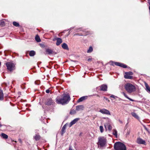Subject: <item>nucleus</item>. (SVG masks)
<instances>
[{"label":"nucleus","mask_w":150,"mask_h":150,"mask_svg":"<svg viewBox=\"0 0 150 150\" xmlns=\"http://www.w3.org/2000/svg\"><path fill=\"white\" fill-rule=\"evenodd\" d=\"M104 126L106 129L108 128V129L109 131L111 130L112 129V127L111 125L108 123L105 124L104 125Z\"/></svg>","instance_id":"14"},{"label":"nucleus","mask_w":150,"mask_h":150,"mask_svg":"<svg viewBox=\"0 0 150 150\" xmlns=\"http://www.w3.org/2000/svg\"><path fill=\"white\" fill-rule=\"evenodd\" d=\"M124 77L126 79H132V76L129 75L126 73H125V75L124 76Z\"/></svg>","instance_id":"18"},{"label":"nucleus","mask_w":150,"mask_h":150,"mask_svg":"<svg viewBox=\"0 0 150 150\" xmlns=\"http://www.w3.org/2000/svg\"><path fill=\"white\" fill-rule=\"evenodd\" d=\"M96 95L97 96H99L98 95H97V94L93 95H92L91 96H95Z\"/></svg>","instance_id":"42"},{"label":"nucleus","mask_w":150,"mask_h":150,"mask_svg":"<svg viewBox=\"0 0 150 150\" xmlns=\"http://www.w3.org/2000/svg\"><path fill=\"white\" fill-rule=\"evenodd\" d=\"M87 98V96H84L81 97L80 98H79L77 101L78 103H79L81 102H82L86 99Z\"/></svg>","instance_id":"16"},{"label":"nucleus","mask_w":150,"mask_h":150,"mask_svg":"<svg viewBox=\"0 0 150 150\" xmlns=\"http://www.w3.org/2000/svg\"><path fill=\"white\" fill-rule=\"evenodd\" d=\"M77 35V34H75L74 35Z\"/></svg>","instance_id":"44"},{"label":"nucleus","mask_w":150,"mask_h":150,"mask_svg":"<svg viewBox=\"0 0 150 150\" xmlns=\"http://www.w3.org/2000/svg\"><path fill=\"white\" fill-rule=\"evenodd\" d=\"M129 133H130V131H128L127 133V134H129Z\"/></svg>","instance_id":"41"},{"label":"nucleus","mask_w":150,"mask_h":150,"mask_svg":"<svg viewBox=\"0 0 150 150\" xmlns=\"http://www.w3.org/2000/svg\"><path fill=\"white\" fill-rule=\"evenodd\" d=\"M50 92V90L49 89H47L46 91V92L47 93H49Z\"/></svg>","instance_id":"36"},{"label":"nucleus","mask_w":150,"mask_h":150,"mask_svg":"<svg viewBox=\"0 0 150 150\" xmlns=\"http://www.w3.org/2000/svg\"><path fill=\"white\" fill-rule=\"evenodd\" d=\"M1 136L4 139H6L8 138V136L7 135L4 133L1 134Z\"/></svg>","instance_id":"27"},{"label":"nucleus","mask_w":150,"mask_h":150,"mask_svg":"<svg viewBox=\"0 0 150 150\" xmlns=\"http://www.w3.org/2000/svg\"><path fill=\"white\" fill-rule=\"evenodd\" d=\"M125 88L127 92L129 93L135 91L136 89V87L134 85L129 83L125 84Z\"/></svg>","instance_id":"2"},{"label":"nucleus","mask_w":150,"mask_h":150,"mask_svg":"<svg viewBox=\"0 0 150 150\" xmlns=\"http://www.w3.org/2000/svg\"><path fill=\"white\" fill-rule=\"evenodd\" d=\"M110 98H113V99H116V98H118L117 96H115L113 95H111L110 96Z\"/></svg>","instance_id":"34"},{"label":"nucleus","mask_w":150,"mask_h":150,"mask_svg":"<svg viewBox=\"0 0 150 150\" xmlns=\"http://www.w3.org/2000/svg\"><path fill=\"white\" fill-rule=\"evenodd\" d=\"M113 134L115 135L116 138L117 137V131L116 129H114L113 132Z\"/></svg>","instance_id":"29"},{"label":"nucleus","mask_w":150,"mask_h":150,"mask_svg":"<svg viewBox=\"0 0 150 150\" xmlns=\"http://www.w3.org/2000/svg\"><path fill=\"white\" fill-rule=\"evenodd\" d=\"M6 65L7 69L10 71H12L15 69L14 64L12 62H7L6 63Z\"/></svg>","instance_id":"5"},{"label":"nucleus","mask_w":150,"mask_h":150,"mask_svg":"<svg viewBox=\"0 0 150 150\" xmlns=\"http://www.w3.org/2000/svg\"><path fill=\"white\" fill-rule=\"evenodd\" d=\"M70 100V97L68 94L64 93L62 98H57L56 101L58 104L64 105L67 104Z\"/></svg>","instance_id":"1"},{"label":"nucleus","mask_w":150,"mask_h":150,"mask_svg":"<svg viewBox=\"0 0 150 150\" xmlns=\"http://www.w3.org/2000/svg\"><path fill=\"white\" fill-rule=\"evenodd\" d=\"M119 122L121 123H122V121H120V120H119Z\"/></svg>","instance_id":"43"},{"label":"nucleus","mask_w":150,"mask_h":150,"mask_svg":"<svg viewBox=\"0 0 150 150\" xmlns=\"http://www.w3.org/2000/svg\"><path fill=\"white\" fill-rule=\"evenodd\" d=\"M66 125L65 124L64 125L62 129L61 134L62 135L65 132V129L66 127Z\"/></svg>","instance_id":"21"},{"label":"nucleus","mask_w":150,"mask_h":150,"mask_svg":"<svg viewBox=\"0 0 150 150\" xmlns=\"http://www.w3.org/2000/svg\"><path fill=\"white\" fill-rule=\"evenodd\" d=\"M100 129L101 132L102 133L103 132V127L102 126H100Z\"/></svg>","instance_id":"33"},{"label":"nucleus","mask_w":150,"mask_h":150,"mask_svg":"<svg viewBox=\"0 0 150 150\" xmlns=\"http://www.w3.org/2000/svg\"><path fill=\"white\" fill-rule=\"evenodd\" d=\"M129 75H132L133 74V73L132 72L129 71L128 72H126Z\"/></svg>","instance_id":"35"},{"label":"nucleus","mask_w":150,"mask_h":150,"mask_svg":"<svg viewBox=\"0 0 150 150\" xmlns=\"http://www.w3.org/2000/svg\"><path fill=\"white\" fill-rule=\"evenodd\" d=\"M5 25V23L4 21L3 20H1L0 21V25L1 26H3Z\"/></svg>","instance_id":"30"},{"label":"nucleus","mask_w":150,"mask_h":150,"mask_svg":"<svg viewBox=\"0 0 150 150\" xmlns=\"http://www.w3.org/2000/svg\"><path fill=\"white\" fill-rule=\"evenodd\" d=\"M87 60L88 62H91V58H88Z\"/></svg>","instance_id":"39"},{"label":"nucleus","mask_w":150,"mask_h":150,"mask_svg":"<svg viewBox=\"0 0 150 150\" xmlns=\"http://www.w3.org/2000/svg\"><path fill=\"white\" fill-rule=\"evenodd\" d=\"M54 101L51 98L47 99L46 101L45 104L47 105H53Z\"/></svg>","instance_id":"9"},{"label":"nucleus","mask_w":150,"mask_h":150,"mask_svg":"<svg viewBox=\"0 0 150 150\" xmlns=\"http://www.w3.org/2000/svg\"><path fill=\"white\" fill-rule=\"evenodd\" d=\"M107 139L104 137H99L98 138V145L101 147L104 146L106 144Z\"/></svg>","instance_id":"4"},{"label":"nucleus","mask_w":150,"mask_h":150,"mask_svg":"<svg viewBox=\"0 0 150 150\" xmlns=\"http://www.w3.org/2000/svg\"><path fill=\"white\" fill-rule=\"evenodd\" d=\"M46 51L47 54L49 55L55 54H57L56 52H54L52 50L50 49H46Z\"/></svg>","instance_id":"10"},{"label":"nucleus","mask_w":150,"mask_h":150,"mask_svg":"<svg viewBox=\"0 0 150 150\" xmlns=\"http://www.w3.org/2000/svg\"><path fill=\"white\" fill-rule=\"evenodd\" d=\"M62 47L65 50H68L69 49L67 45L65 43L62 44Z\"/></svg>","instance_id":"20"},{"label":"nucleus","mask_w":150,"mask_h":150,"mask_svg":"<svg viewBox=\"0 0 150 150\" xmlns=\"http://www.w3.org/2000/svg\"><path fill=\"white\" fill-rule=\"evenodd\" d=\"M35 54V52L33 50H31L29 52V55L31 57L34 56Z\"/></svg>","instance_id":"22"},{"label":"nucleus","mask_w":150,"mask_h":150,"mask_svg":"<svg viewBox=\"0 0 150 150\" xmlns=\"http://www.w3.org/2000/svg\"><path fill=\"white\" fill-rule=\"evenodd\" d=\"M18 141L20 142L21 143H22V140H21V139H18Z\"/></svg>","instance_id":"40"},{"label":"nucleus","mask_w":150,"mask_h":150,"mask_svg":"<svg viewBox=\"0 0 150 150\" xmlns=\"http://www.w3.org/2000/svg\"><path fill=\"white\" fill-rule=\"evenodd\" d=\"M131 114L133 117H134L136 119H137L138 120H139V117L135 112H132L131 113Z\"/></svg>","instance_id":"19"},{"label":"nucleus","mask_w":150,"mask_h":150,"mask_svg":"<svg viewBox=\"0 0 150 150\" xmlns=\"http://www.w3.org/2000/svg\"><path fill=\"white\" fill-rule=\"evenodd\" d=\"M55 40H57L56 44L57 46L59 45L62 42V40L60 38H55L53 39V40L54 41Z\"/></svg>","instance_id":"12"},{"label":"nucleus","mask_w":150,"mask_h":150,"mask_svg":"<svg viewBox=\"0 0 150 150\" xmlns=\"http://www.w3.org/2000/svg\"><path fill=\"white\" fill-rule=\"evenodd\" d=\"M79 118H76L71 121L69 124V127H71L73 125L75 124L78 120H79Z\"/></svg>","instance_id":"13"},{"label":"nucleus","mask_w":150,"mask_h":150,"mask_svg":"<svg viewBox=\"0 0 150 150\" xmlns=\"http://www.w3.org/2000/svg\"><path fill=\"white\" fill-rule=\"evenodd\" d=\"M137 144H146L145 141L140 138H137Z\"/></svg>","instance_id":"8"},{"label":"nucleus","mask_w":150,"mask_h":150,"mask_svg":"<svg viewBox=\"0 0 150 150\" xmlns=\"http://www.w3.org/2000/svg\"><path fill=\"white\" fill-rule=\"evenodd\" d=\"M112 62L113 63L112 64V65L113 66L115 65L116 66H118L124 68H126L127 67V66L126 65L122 63H121L118 62Z\"/></svg>","instance_id":"7"},{"label":"nucleus","mask_w":150,"mask_h":150,"mask_svg":"<svg viewBox=\"0 0 150 150\" xmlns=\"http://www.w3.org/2000/svg\"><path fill=\"white\" fill-rule=\"evenodd\" d=\"M4 99V94L2 90L0 88V100Z\"/></svg>","instance_id":"17"},{"label":"nucleus","mask_w":150,"mask_h":150,"mask_svg":"<svg viewBox=\"0 0 150 150\" xmlns=\"http://www.w3.org/2000/svg\"><path fill=\"white\" fill-rule=\"evenodd\" d=\"M104 99H105L106 100L108 101V102H110V100L107 98H106L105 97H104Z\"/></svg>","instance_id":"37"},{"label":"nucleus","mask_w":150,"mask_h":150,"mask_svg":"<svg viewBox=\"0 0 150 150\" xmlns=\"http://www.w3.org/2000/svg\"><path fill=\"white\" fill-rule=\"evenodd\" d=\"M13 25L14 26H15L16 27H18L20 26V25H19V23L16 22H15V21L13 22Z\"/></svg>","instance_id":"28"},{"label":"nucleus","mask_w":150,"mask_h":150,"mask_svg":"<svg viewBox=\"0 0 150 150\" xmlns=\"http://www.w3.org/2000/svg\"><path fill=\"white\" fill-rule=\"evenodd\" d=\"M69 150H74L73 149L72 146H70L69 148Z\"/></svg>","instance_id":"38"},{"label":"nucleus","mask_w":150,"mask_h":150,"mask_svg":"<svg viewBox=\"0 0 150 150\" xmlns=\"http://www.w3.org/2000/svg\"><path fill=\"white\" fill-rule=\"evenodd\" d=\"M35 40L38 42H39L41 41V40L39 36L38 35H36L35 37Z\"/></svg>","instance_id":"25"},{"label":"nucleus","mask_w":150,"mask_h":150,"mask_svg":"<svg viewBox=\"0 0 150 150\" xmlns=\"http://www.w3.org/2000/svg\"><path fill=\"white\" fill-rule=\"evenodd\" d=\"M34 138L36 141L39 140L40 138V136L38 134H36L35 136L34 137Z\"/></svg>","instance_id":"24"},{"label":"nucleus","mask_w":150,"mask_h":150,"mask_svg":"<svg viewBox=\"0 0 150 150\" xmlns=\"http://www.w3.org/2000/svg\"><path fill=\"white\" fill-rule=\"evenodd\" d=\"M99 111L100 112H101L103 114H106L108 115H111L110 112L108 110L105 108H103L100 110Z\"/></svg>","instance_id":"6"},{"label":"nucleus","mask_w":150,"mask_h":150,"mask_svg":"<svg viewBox=\"0 0 150 150\" xmlns=\"http://www.w3.org/2000/svg\"><path fill=\"white\" fill-rule=\"evenodd\" d=\"M114 148L115 150H126L125 145L120 142H116L114 144Z\"/></svg>","instance_id":"3"},{"label":"nucleus","mask_w":150,"mask_h":150,"mask_svg":"<svg viewBox=\"0 0 150 150\" xmlns=\"http://www.w3.org/2000/svg\"><path fill=\"white\" fill-rule=\"evenodd\" d=\"M70 113L71 115H74L76 113V110H71Z\"/></svg>","instance_id":"32"},{"label":"nucleus","mask_w":150,"mask_h":150,"mask_svg":"<svg viewBox=\"0 0 150 150\" xmlns=\"http://www.w3.org/2000/svg\"><path fill=\"white\" fill-rule=\"evenodd\" d=\"M145 87L146 88V91L149 93H150V87L146 83L145 84Z\"/></svg>","instance_id":"23"},{"label":"nucleus","mask_w":150,"mask_h":150,"mask_svg":"<svg viewBox=\"0 0 150 150\" xmlns=\"http://www.w3.org/2000/svg\"><path fill=\"white\" fill-rule=\"evenodd\" d=\"M93 48L92 47H90L89 49L88 50L87 52L88 53H91L92 52Z\"/></svg>","instance_id":"31"},{"label":"nucleus","mask_w":150,"mask_h":150,"mask_svg":"<svg viewBox=\"0 0 150 150\" xmlns=\"http://www.w3.org/2000/svg\"><path fill=\"white\" fill-rule=\"evenodd\" d=\"M123 95H124V96L127 98L129 100H130L132 101H134V100L130 98H129L127 95L124 92H123L122 93Z\"/></svg>","instance_id":"26"},{"label":"nucleus","mask_w":150,"mask_h":150,"mask_svg":"<svg viewBox=\"0 0 150 150\" xmlns=\"http://www.w3.org/2000/svg\"><path fill=\"white\" fill-rule=\"evenodd\" d=\"M100 88V90L101 91H107V86L106 85L103 84L99 86Z\"/></svg>","instance_id":"11"},{"label":"nucleus","mask_w":150,"mask_h":150,"mask_svg":"<svg viewBox=\"0 0 150 150\" xmlns=\"http://www.w3.org/2000/svg\"><path fill=\"white\" fill-rule=\"evenodd\" d=\"M84 108V107L83 105H79L76 106V110L79 111L83 110Z\"/></svg>","instance_id":"15"}]
</instances>
